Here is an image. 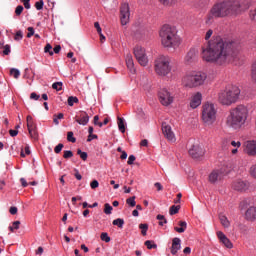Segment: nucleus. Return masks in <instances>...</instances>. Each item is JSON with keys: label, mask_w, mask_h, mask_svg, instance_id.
Listing matches in <instances>:
<instances>
[{"label": "nucleus", "mask_w": 256, "mask_h": 256, "mask_svg": "<svg viewBox=\"0 0 256 256\" xmlns=\"http://www.w3.org/2000/svg\"><path fill=\"white\" fill-rule=\"evenodd\" d=\"M213 36V30L209 29L206 34H205V41H209V39H211V37Z\"/></svg>", "instance_id": "5fc2aeb1"}, {"label": "nucleus", "mask_w": 256, "mask_h": 256, "mask_svg": "<svg viewBox=\"0 0 256 256\" xmlns=\"http://www.w3.org/2000/svg\"><path fill=\"white\" fill-rule=\"evenodd\" d=\"M241 5L238 1H224L216 3L210 9L207 17L206 23H212L214 19H223L224 17H233L241 13Z\"/></svg>", "instance_id": "f03ea898"}, {"label": "nucleus", "mask_w": 256, "mask_h": 256, "mask_svg": "<svg viewBox=\"0 0 256 256\" xmlns=\"http://www.w3.org/2000/svg\"><path fill=\"white\" fill-rule=\"evenodd\" d=\"M28 131H29V135L32 139H37V137H39V135L37 134L36 128L28 130Z\"/></svg>", "instance_id": "a18cd8bd"}, {"label": "nucleus", "mask_w": 256, "mask_h": 256, "mask_svg": "<svg viewBox=\"0 0 256 256\" xmlns=\"http://www.w3.org/2000/svg\"><path fill=\"white\" fill-rule=\"evenodd\" d=\"M144 245L147 247V249H157V244H155V241L153 240L145 241Z\"/></svg>", "instance_id": "c756f323"}, {"label": "nucleus", "mask_w": 256, "mask_h": 256, "mask_svg": "<svg viewBox=\"0 0 256 256\" xmlns=\"http://www.w3.org/2000/svg\"><path fill=\"white\" fill-rule=\"evenodd\" d=\"M26 121H27L28 131H30L31 129H36L35 122H33V117L28 115L26 118Z\"/></svg>", "instance_id": "bb28decb"}, {"label": "nucleus", "mask_w": 256, "mask_h": 256, "mask_svg": "<svg viewBox=\"0 0 256 256\" xmlns=\"http://www.w3.org/2000/svg\"><path fill=\"white\" fill-rule=\"evenodd\" d=\"M128 70L130 73H132V75H135L137 69L135 68V65H128L127 66Z\"/></svg>", "instance_id": "680f3d73"}, {"label": "nucleus", "mask_w": 256, "mask_h": 256, "mask_svg": "<svg viewBox=\"0 0 256 256\" xmlns=\"http://www.w3.org/2000/svg\"><path fill=\"white\" fill-rule=\"evenodd\" d=\"M44 53H48L50 56H53V46L51 44H46L44 47Z\"/></svg>", "instance_id": "e433bc0d"}, {"label": "nucleus", "mask_w": 256, "mask_h": 256, "mask_svg": "<svg viewBox=\"0 0 256 256\" xmlns=\"http://www.w3.org/2000/svg\"><path fill=\"white\" fill-rule=\"evenodd\" d=\"M67 141H69L70 143H75L77 141V139L73 137L72 131L67 133Z\"/></svg>", "instance_id": "c03bdc74"}, {"label": "nucleus", "mask_w": 256, "mask_h": 256, "mask_svg": "<svg viewBox=\"0 0 256 256\" xmlns=\"http://www.w3.org/2000/svg\"><path fill=\"white\" fill-rule=\"evenodd\" d=\"M15 13L19 17V15H21V13H23V6L22 5L17 6L15 9Z\"/></svg>", "instance_id": "13d9d810"}, {"label": "nucleus", "mask_w": 256, "mask_h": 256, "mask_svg": "<svg viewBox=\"0 0 256 256\" xmlns=\"http://www.w3.org/2000/svg\"><path fill=\"white\" fill-rule=\"evenodd\" d=\"M63 157L64 159H71V157H73V151H70V150L64 151Z\"/></svg>", "instance_id": "3c124183"}, {"label": "nucleus", "mask_w": 256, "mask_h": 256, "mask_svg": "<svg viewBox=\"0 0 256 256\" xmlns=\"http://www.w3.org/2000/svg\"><path fill=\"white\" fill-rule=\"evenodd\" d=\"M179 227H175L174 230L177 232V233H185V229H187V222L185 221H180L179 222Z\"/></svg>", "instance_id": "393cba45"}, {"label": "nucleus", "mask_w": 256, "mask_h": 256, "mask_svg": "<svg viewBox=\"0 0 256 256\" xmlns=\"http://www.w3.org/2000/svg\"><path fill=\"white\" fill-rule=\"evenodd\" d=\"M162 5H174L177 3V0H159Z\"/></svg>", "instance_id": "8fccbe9b"}, {"label": "nucleus", "mask_w": 256, "mask_h": 256, "mask_svg": "<svg viewBox=\"0 0 256 256\" xmlns=\"http://www.w3.org/2000/svg\"><path fill=\"white\" fill-rule=\"evenodd\" d=\"M52 89H55L56 91H61L63 89V83L62 82L53 83Z\"/></svg>", "instance_id": "37998d69"}, {"label": "nucleus", "mask_w": 256, "mask_h": 256, "mask_svg": "<svg viewBox=\"0 0 256 256\" xmlns=\"http://www.w3.org/2000/svg\"><path fill=\"white\" fill-rule=\"evenodd\" d=\"M156 219H158L159 225H160L161 227H163V225H165V223H167V219H165V216H164V215L158 214V215L156 216Z\"/></svg>", "instance_id": "f704fd0d"}, {"label": "nucleus", "mask_w": 256, "mask_h": 256, "mask_svg": "<svg viewBox=\"0 0 256 256\" xmlns=\"http://www.w3.org/2000/svg\"><path fill=\"white\" fill-rule=\"evenodd\" d=\"M251 79L254 83H256V65L252 66Z\"/></svg>", "instance_id": "de8ad7c7"}, {"label": "nucleus", "mask_w": 256, "mask_h": 256, "mask_svg": "<svg viewBox=\"0 0 256 256\" xmlns=\"http://www.w3.org/2000/svg\"><path fill=\"white\" fill-rule=\"evenodd\" d=\"M233 189H235V191H247L249 189V184L246 181L243 180H236L233 184H232Z\"/></svg>", "instance_id": "6ab92c4d"}, {"label": "nucleus", "mask_w": 256, "mask_h": 256, "mask_svg": "<svg viewBox=\"0 0 256 256\" xmlns=\"http://www.w3.org/2000/svg\"><path fill=\"white\" fill-rule=\"evenodd\" d=\"M25 9H31V0H21Z\"/></svg>", "instance_id": "4d7b16f0"}, {"label": "nucleus", "mask_w": 256, "mask_h": 256, "mask_svg": "<svg viewBox=\"0 0 256 256\" xmlns=\"http://www.w3.org/2000/svg\"><path fill=\"white\" fill-rule=\"evenodd\" d=\"M112 225H116L117 227H119V229H123V225H125V220H123L122 218H118L113 220Z\"/></svg>", "instance_id": "c85d7f7f"}, {"label": "nucleus", "mask_w": 256, "mask_h": 256, "mask_svg": "<svg viewBox=\"0 0 256 256\" xmlns=\"http://www.w3.org/2000/svg\"><path fill=\"white\" fill-rule=\"evenodd\" d=\"M162 133L167 141H170V143H175V141H177V138H175V133L171 129V126L167 124V122L162 123Z\"/></svg>", "instance_id": "9b49d317"}, {"label": "nucleus", "mask_w": 256, "mask_h": 256, "mask_svg": "<svg viewBox=\"0 0 256 256\" xmlns=\"http://www.w3.org/2000/svg\"><path fill=\"white\" fill-rule=\"evenodd\" d=\"M44 5H45V2H43V0H40L35 3V7H36L37 11H41V9H43Z\"/></svg>", "instance_id": "09e8293b"}, {"label": "nucleus", "mask_w": 256, "mask_h": 256, "mask_svg": "<svg viewBox=\"0 0 256 256\" xmlns=\"http://www.w3.org/2000/svg\"><path fill=\"white\" fill-rule=\"evenodd\" d=\"M202 99H203V95L200 92H197L192 96V99L190 101V107L192 109H197V107L201 105Z\"/></svg>", "instance_id": "aec40b11"}, {"label": "nucleus", "mask_w": 256, "mask_h": 256, "mask_svg": "<svg viewBox=\"0 0 256 256\" xmlns=\"http://www.w3.org/2000/svg\"><path fill=\"white\" fill-rule=\"evenodd\" d=\"M11 53V46L5 45L3 50V55H9Z\"/></svg>", "instance_id": "bf43d9fd"}, {"label": "nucleus", "mask_w": 256, "mask_h": 256, "mask_svg": "<svg viewBox=\"0 0 256 256\" xmlns=\"http://www.w3.org/2000/svg\"><path fill=\"white\" fill-rule=\"evenodd\" d=\"M34 35H35V29H33V27H28V34H27L28 39H31V37Z\"/></svg>", "instance_id": "6e6d98bb"}, {"label": "nucleus", "mask_w": 256, "mask_h": 256, "mask_svg": "<svg viewBox=\"0 0 256 256\" xmlns=\"http://www.w3.org/2000/svg\"><path fill=\"white\" fill-rule=\"evenodd\" d=\"M181 209V205H173L170 207L169 213L170 215H177V213H179V210Z\"/></svg>", "instance_id": "2f4dec72"}, {"label": "nucleus", "mask_w": 256, "mask_h": 256, "mask_svg": "<svg viewBox=\"0 0 256 256\" xmlns=\"http://www.w3.org/2000/svg\"><path fill=\"white\" fill-rule=\"evenodd\" d=\"M249 118V108L245 105H238L230 111L227 117L226 125L232 129H241L247 123Z\"/></svg>", "instance_id": "20e7f679"}, {"label": "nucleus", "mask_w": 256, "mask_h": 256, "mask_svg": "<svg viewBox=\"0 0 256 256\" xmlns=\"http://www.w3.org/2000/svg\"><path fill=\"white\" fill-rule=\"evenodd\" d=\"M154 71L160 77H166V75H169V73H172V71H175V69H173V66L169 65H155Z\"/></svg>", "instance_id": "f8f14e48"}, {"label": "nucleus", "mask_w": 256, "mask_h": 256, "mask_svg": "<svg viewBox=\"0 0 256 256\" xmlns=\"http://www.w3.org/2000/svg\"><path fill=\"white\" fill-rule=\"evenodd\" d=\"M219 220H220L221 225H223L224 227L227 228V227L231 226V222H229V219H227V216L220 215Z\"/></svg>", "instance_id": "a878e982"}, {"label": "nucleus", "mask_w": 256, "mask_h": 256, "mask_svg": "<svg viewBox=\"0 0 256 256\" xmlns=\"http://www.w3.org/2000/svg\"><path fill=\"white\" fill-rule=\"evenodd\" d=\"M127 205L130 207H135L137 205V202H135V196H132L126 200Z\"/></svg>", "instance_id": "ea45409f"}, {"label": "nucleus", "mask_w": 256, "mask_h": 256, "mask_svg": "<svg viewBox=\"0 0 256 256\" xmlns=\"http://www.w3.org/2000/svg\"><path fill=\"white\" fill-rule=\"evenodd\" d=\"M52 51H53V54L54 53H60L61 52V45H56L55 47H54V49H52Z\"/></svg>", "instance_id": "774afa93"}, {"label": "nucleus", "mask_w": 256, "mask_h": 256, "mask_svg": "<svg viewBox=\"0 0 256 256\" xmlns=\"http://www.w3.org/2000/svg\"><path fill=\"white\" fill-rule=\"evenodd\" d=\"M161 44L166 49H177L181 45V37L178 34L177 28L169 24H165L159 31Z\"/></svg>", "instance_id": "7ed1b4c3"}, {"label": "nucleus", "mask_w": 256, "mask_h": 256, "mask_svg": "<svg viewBox=\"0 0 256 256\" xmlns=\"http://www.w3.org/2000/svg\"><path fill=\"white\" fill-rule=\"evenodd\" d=\"M175 60L169 56H158L155 59V65H173Z\"/></svg>", "instance_id": "a211bd4d"}, {"label": "nucleus", "mask_w": 256, "mask_h": 256, "mask_svg": "<svg viewBox=\"0 0 256 256\" xmlns=\"http://www.w3.org/2000/svg\"><path fill=\"white\" fill-rule=\"evenodd\" d=\"M158 97L161 105H164V107H169L171 103H173V95L169 90L163 88L158 92Z\"/></svg>", "instance_id": "6e6552de"}, {"label": "nucleus", "mask_w": 256, "mask_h": 256, "mask_svg": "<svg viewBox=\"0 0 256 256\" xmlns=\"http://www.w3.org/2000/svg\"><path fill=\"white\" fill-rule=\"evenodd\" d=\"M217 237L219 241L227 247V249H233V243H231V240H229V238H227V236L222 231L217 232Z\"/></svg>", "instance_id": "412c9836"}, {"label": "nucleus", "mask_w": 256, "mask_h": 256, "mask_svg": "<svg viewBox=\"0 0 256 256\" xmlns=\"http://www.w3.org/2000/svg\"><path fill=\"white\" fill-rule=\"evenodd\" d=\"M134 55L139 65H147V63H149V58H147L145 48L142 46H136L134 48Z\"/></svg>", "instance_id": "1a4fd4ad"}, {"label": "nucleus", "mask_w": 256, "mask_h": 256, "mask_svg": "<svg viewBox=\"0 0 256 256\" xmlns=\"http://www.w3.org/2000/svg\"><path fill=\"white\" fill-rule=\"evenodd\" d=\"M17 211H18V209L15 206L10 207V209H9V213L11 215H17Z\"/></svg>", "instance_id": "69168bd1"}, {"label": "nucleus", "mask_w": 256, "mask_h": 256, "mask_svg": "<svg viewBox=\"0 0 256 256\" xmlns=\"http://www.w3.org/2000/svg\"><path fill=\"white\" fill-rule=\"evenodd\" d=\"M246 219L253 221L256 219V207L252 206L246 211Z\"/></svg>", "instance_id": "b1692460"}, {"label": "nucleus", "mask_w": 256, "mask_h": 256, "mask_svg": "<svg viewBox=\"0 0 256 256\" xmlns=\"http://www.w3.org/2000/svg\"><path fill=\"white\" fill-rule=\"evenodd\" d=\"M181 250V239L176 237L172 240V246L170 248V253L172 255H177V253Z\"/></svg>", "instance_id": "4be33fe9"}, {"label": "nucleus", "mask_w": 256, "mask_h": 256, "mask_svg": "<svg viewBox=\"0 0 256 256\" xmlns=\"http://www.w3.org/2000/svg\"><path fill=\"white\" fill-rule=\"evenodd\" d=\"M125 61L126 65H134L133 56L130 53L126 54Z\"/></svg>", "instance_id": "58836bf2"}, {"label": "nucleus", "mask_w": 256, "mask_h": 256, "mask_svg": "<svg viewBox=\"0 0 256 256\" xmlns=\"http://www.w3.org/2000/svg\"><path fill=\"white\" fill-rule=\"evenodd\" d=\"M74 103H79V98H77L76 96H70L68 97V105L70 107H73Z\"/></svg>", "instance_id": "72a5a7b5"}, {"label": "nucleus", "mask_w": 256, "mask_h": 256, "mask_svg": "<svg viewBox=\"0 0 256 256\" xmlns=\"http://www.w3.org/2000/svg\"><path fill=\"white\" fill-rule=\"evenodd\" d=\"M111 211H113V206H110L109 203L104 205V213L106 215H111Z\"/></svg>", "instance_id": "a19ab883"}, {"label": "nucleus", "mask_w": 256, "mask_h": 256, "mask_svg": "<svg viewBox=\"0 0 256 256\" xmlns=\"http://www.w3.org/2000/svg\"><path fill=\"white\" fill-rule=\"evenodd\" d=\"M139 229H141V233L143 237L147 235V231H149V225L148 224H139Z\"/></svg>", "instance_id": "473e14b6"}, {"label": "nucleus", "mask_w": 256, "mask_h": 256, "mask_svg": "<svg viewBox=\"0 0 256 256\" xmlns=\"http://www.w3.org/2000/svg\"><path fill=\"white\" fill-rule=\"evenodd\" d=\"M223 175H227V172H225L223 169L213 170L209 175V182L217 183V181H219V179H221Z\"/></svg>", "instance_id": "dca6fc26"}, {"label": "nucleus", "mask_w": 256, "mask_h": 256, "mask_svg": "<svg viewBox=\"0 0 256 256\" xmlns=\"http://www.w3.org/2000/svg\"><path fill=\"white\" fill-rule=\"evenodd\" d=\"M118 129L121 133H125V119L118 117Z\"/></svg>", "instance_id": "cd10ccee"}, {"label": "nucleus", "mask_w": 256, "mask_h": 256, "mask_svg": "<svg viewBox=\"0 0 256 256\" xmlns=\"http://www.w3.org/2000/svg\"><path fill=\"white\" fill-rule=\"evenodd\" d=\"M10 75L11 77H14V79H19V77H21V72L16 68H12L10 70Z\"/></svg>", "instance_id": "7c9ffc66"}, {"label": "nucleus", "mask_w": 256, "mask_h": 256, "mask_svg": "<svg viewBox=\"0 0 256 256\" xmlns=\"http://www.w3.org/2000/svg\"><path fill=\"white\" fill-rule=\"evenodd\" d=\"M131 17V11L129 10V4L124 3L120 8V21L122 25H127Z\"/></svg>", "instance_id": "9d476101"}, {"label": "nucleus", "mask_w": 256, "mask_h": 256, "mask_svg": "<svg viewBox=\"0 0 256 256\" xmlns=\"http://www.w3.org/2000/svg\"><path fill=\"white\" fill-rule=\"evenodd\" d=\"M135 155H130L129 156V158H128V161H127V163L129 164V165H133V163H135Z\"/></svg>", "instance_id": "0e129e2a"}, {"label": "nucleus", "mask_w": 256, "mask_h": 256, "mask_svg": "<svg viewBox=\"0 0 256 256\" xmlns=\"http://www.w3.org/2000/svg\"><path fill=\"white\" fill-rule=\"evenodd\" d=\"M101 241H105V243H109L111 241V237H109V234L107 232H103L100 235Z\"/></svg>", "instance_id": "4c0bfd02"}, {"label": "nucleus", "mask_w": 256, "mask_h": 256, "mask_svg": "<svg viewBox=\"0 0 256 256\" xmlns=\"http://www.w3.org/2000/svg\"><path fill=\"white\" fill-rule=\"evenodd\" d=\"M77 155L80 156L82 161H87V157H88L87 152H83V151H81V149H78L77 150Z\"/></svg>", "instance_id": "79ce46f5"}, {"label": "nucleus", "mask_w": 256, "mask_h": 256, "mask_svg": "<svg viewBox=\"0 0 256 256\" xmlns=\"http://www.w3.org/2000/svg\"><path fill=\"white\" fill-rule=\"evenodd\" d=\"M19 225H21L20 221H14L12 226H9V231L13 233L15 230L19 229Z\"/></svg>", "instance_id": "c9c22d12"}, {"label": "nucleus", "mask_w": 256, "mask_h": 256, "mask_svg": "<svg viewBox=\"0 0 256 256\" xmlns=\"http://www.w3.org/2000/svg\"><path fill=\"white\" fill-rule=\"evenodd\" d=\"M239 44L233 41H225L221 36H213L202 47V59L206 63H235L239 53Z\"/></svg>", "instance_id": "f257e3e1"}, {"label": "nucleus", "mask_w": 256, "mask_h": 256, "mask_svg": "<svg viewBox=\"0 0 256 256\" xmlns=\"http://www.w3.org/2000/svg\"><path fill=\"white\" fill-rule=\"evenodd\" d=\"M197 60H198L197 54H195V52H193V51L188 52L187 55L184 58V62L187 65L197 63Z\"/></svg>", "instance_id": "5701e85b"}, {"label": "nucleus", "mask_w": 256, "mask_h": 256, "mask_svg": "<svg viewBox=\"0 0 256 256\" xmlns=\"http://www.w3.org/2000/svg\"><path fill=\"white\" fill-rule=\"evenodd\" d=\"M244 152L251 157H255L256 155V141H246L244 143Z\"/></svg>", "instance_id": "4468645a"}, {"label": "nucleus", "mask_w": 256, "mask_h": 256, "mask_svg": "<svg viewBox=\"0 0 256 256\" xmlns=\"http://www.w3.org/2000/svg\"><path fill=\"white\" fill-rule=\"evenodd\" d=\"M90 187H91V189H97V187H99V181L93 180V181L90 183Z\"/></svg>", "instance_id": "052dcab7"}, {"label": "nucleus", "mask_w": 256, "mask_h": 256, "mask_svg": "<svg viewBox=\"0 0 256 256\" xmlns=\"http://www.w3.org/2000/svg\"><path fill=\"white\" fill-rule=\"evenodd\" d=\"M65 146L63 145V143H59L55 148H54V152L59 155V153H61V151H63V148Z\"/></svg>", "instance_id": "49530a36"}, {"label": "nucleus", "mask_w": 256, "mask_h": 256, "mask_svg": "<svg viewBox=\"0 0 256 256\" xmlns=\"http://www.w3.org/2000/svg\"><path fill=\"white\" fill-rule=\"evenodd\" d=\"M189 155L192 157V159H201V157L205 155V149L200 145H193L189 149Z\"/></svg>", "instance_id": "ddd939ff"}, {"label": "nucleus", "mask_w": 256, "mask_h": 256, "mask_svg": "<svg viewBox=\"0 0 256 256\" xmlns=\"http://www.w3.org/2000/svg\"><path fill=\"white\" fill-rule=\"evenodd\" d=\"M39 97L40 96L37 93H35V92H32L30 94V99H34V101H39Z\"/></svg>", "instance_id": "338daca9"}, {"label": "nucleus", "mask_w": 256, "mask_h": 256, "mask_svg": "<svg viewBox=\"0 0 256 256\" xmlns=\"http://www.w3.org/2000/svg\"><path fill=\"white\" fill-rule=\"evenodd\" d=\"M93 139H97V134H89L87 138V142L91 143Z\"/></svg>", "instance_id": "e2e57ef3"}, {"label": "nucleus", "mask_w": 256, "mask_h": 256, "mask_svg": "<svg viewBox=\"0 0 256 256\" xmlns=\"http://www.w3.org/2000/svg\"><path fill=\"white\" fill-rule=\"evenodd\" d=\"M217 119V109L213 103H205L202 106V121L205 125H213Z\"/></svg>", "instance_id": "0eeeda50"}, {"label": "nucleus", "mask_w": 256, "mask_h": 256, "mask_svg": "<svg viewBox=\"0 0 256 256\" xmlns=\"http://www.w3.org/2000/svg\"><path fill=\"white\" fill-rule=\"evenodd\" d=\"M229 145H232V147H234V149H232V155H236L237 153V149H239V147H241V142L240 141H229V140H223L222 142V149H227L229 147Z\"/></svg>", "instance_id": "f3484780"}, {"label": "nucleus", "mask_w": 256, "mask_h": 256, "mask_svg": "<svg viewBox=\"0 0 256 256\" xmlns=\"http://www.w3.org/2000/svg\"><path fill=\"white\" fill-rule=\"evenodd\" d=\"M74 119L78 125L85 126L87 123H89V114H87L85 111H80Z\"/></svg>", "instance_id": "2eb2a0df"}, {"label": "nucleus", "mask_w": 256, "mask_h": 256, "mask_svg": "<svg viewBox=\"0 0 256 256\" xmlns=\"http://www.w3.org/2000/svg\"><path fill=\"white\" fill-rule=\"evenodd\" d=\"M24 151L25 152H23V150L21 151V157H25L26 155H31V150L29 149V146H25Z\"/></svg>", "instance_id": "864d4df0"}, {"label": "nucleus", "mask_w": 256, "mask_h": 256, "mask_svg": "<svg viewBox=\"0 0 256 256\" xmlns=\"http://www.w3.org/2000/svg\"><path fill=\"white\" fill-rule=\"evenodd\" d=\"M21 39H23V32L20 30V31H17L16 32V35L14 37V40L15 41H21Z\"/></svg>", "instance_id": "603ef678"}, {"label": "nucleus", "mask_w": 256, "mask_h": 256, "mask_svg": "<svg viewBox=\"0 0 256 256\" xmlns=\"http://www.w3.org/2000/svg\"><path fill=\"white\" fill-rule=\"evenodd\" d=\"M239 95H241L239 87L227 86L218 93V101L221 105L229 107L233 105V103H237V101H239Z\"/></svg>", "instance_id": "39448f33"}, {"label": "nucleus", "mask_w": 256, "mask_h": 256, "mask_svg": "<svg viewBox=\"0 0 256 256\" xmlns=\"http://www.w3.org/2000/svg\"><path fill=\"white\" fill-rule=\"evenodd\" d=\"M207 80V74L205 72H192L182 78V85L189 89H195V87H201Z\"/></svg>", "instance_id": "423d86ee"}]
</instances>
